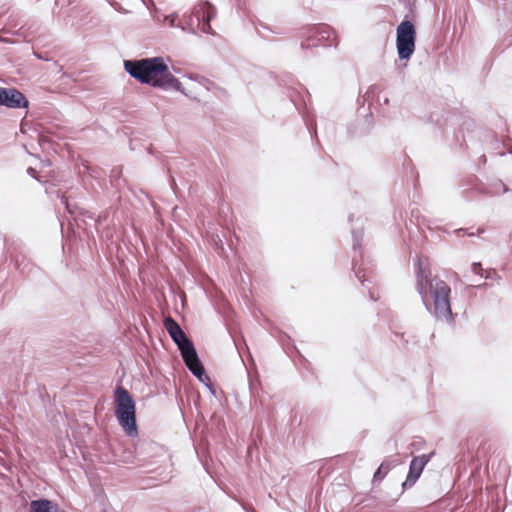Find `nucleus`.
Masks as SVG:
<instances>
[{"instance_id": "f257e3e1", "label": "nucleus", "mask_w": 512, "mask_h": 512, "mask_svg": "<svg viewBox=\"0 0 512 512\" xmlns=\"http://www.w3.org/2000/svg\"><path fill=\"white\" fill-rule=\"evenodd\" d=\"M124 69L132 78L142 84L183 92L182 83L169 72L163 57L125 60Z\"/></svg>"}, {"instance_id": "f03ea898", "label": "nucleus", "mask_w": 512, "mask_h": 512, "mask_svg": "<svg viewBox=\"0 0 512 512\" xmlns=\"http://www.w3.org/2000/svg\"><path fill=\"white\" fill-rule=\"evenodd\" d=\"M417 291L426 303L429 293L433 299L434 312L438 317L451 318L452 311L450 305L451 289L449 285L441 279L431 278V271L428 265H424L421 259L416 264Z\"/></svg>"}, {"instance_id": "7ed1b4c3", "label": "nucleus", "mask_w": 512, "mask_h": 512, "mask_svg": "<svg viewBox=\"0 0 512 512\" xmlns=\"http://www.w3.org/2000/svg\"><path fill=\"white\" fill-rule=\"evenodd\" d=\"M165 328L170 337L177 345L181 356L192 374L200 381H203L204 367L200 362L193 343L188 339L179 324L172 318L165 320Z\"/></svg>"}, {"instance_id": "20e7f679", "label": "nucleus", "mask_w": 512, "mask_h": 512, "mask_svg": "<svg viewBox=\"0 0 512 512\" xmlns=\"http://www.w3.org/2000/svg\"><path fill=\"white\" fill-rule=\"evenodd\" d=\"M115 416L128 436L137 435L136 406L129 392L119 386L114 394Z\"/></svg>"}, {"instance_id": "39448f33", "label": "nucleus", "mask_w": 512, "mask_h": 512, "mask_svg": "<svg viewBox=\"0 0 512 512\" xmlns=\"http://www.w3.org/2000/svg\"><path fill=\"white\" fill-rule=\"evenodd\" d=\"M215 16L214 7L207 1L197 3L189 16L186 26L178 25L182 30L195 33L201 31L203 33H210V21Z\"/></svg>"}, {"instance_id": "423d86ee", "label": "nucleus", "mask_w": 512, "mask_h": 512, "mask_svg": "<svg viewBox=\"0 0 512 512\" xmlns=\"http://www.w3.org/2000/svg\"><path fill=\"white\" fill-rule=\"evenodd\" d=\"M416 29L411 21H402L397 27L396 46L400 59H409L415 51Z\"/></svg>"}, {"instance_id": "0eeeda50", "label": "nucleus", "mask_w": 512, "mask_h": 512, "mask_svg": "<svg viewBox=\"0 0 512 512\" xmlns=\"http://www.w3.org/2000/svg\"><path fill=\"white\" fill-rule=\"evenodd\" d=\"M335 40V32L330 26L318 25L307 29L301 47L306 49L317 46H331L335 43Z\"/></svg>"}, {"instance_id": "6e6552de", "label": "nucleus", "mask_w": 512, "mask_h": 512, "mask_svg": "<svg viewBox=\"0 0 512 512\" xmlns=\"http://www.w3.org/2000/svg\"><path fill=\"white\" fill-rule=\"evenodd\" d=\"M28 100L25 95L15 88L0 87V106L7 108H26Z\"/></svg>"}, {"instance_id": "1a4fd4ad", "label": "nucleus", "mask_w": 512, "mask_h": 512, "mask_svg": "<svg viewBox=\"0 0 512 512\" xmlns=\"http://www.w3.org/2000/svg\"><path fill=\"white\" fill-rule=\"evenodd\" d=\"M430 456L422 455L414 457L410 463L406 483L413 485L420 477L425 465L429 462Z\"/></svg>"}, {"instance_id": "9d476101", "label": "nucleus", "mask_w": 512, "mask_h": 512, "mask_svg": "<svg viewBox=\"0 0 512 512\" xmlns=\"http://www.w3.org/2000/svg\"><path fill=\"white\" fill-rule=\"evenodd\" d=\"M31 512H64L57 504L46 500H34L30 503Z\"/></svg>"}, {"instance_id": "9b49d317", "label": "nucleus", "mask_w": 512, "mask_h": 512, "mask_svg": "<svg viewBox=\"0 0 512 512\" xmlns=\"http://www.w3.org/2000/svg\"><path fill=\"white\" fill-rule=\"evenodd\" d=\"M191 81L193 82V89L200 90L201 88L206 91H212L215 88V85L210 80L200 77V76H191Z\"/></svg>"}, {"instance_id": "f8f14e48", "label": "nucleus", "mask_w": 512, "mask_h": 512, "mask_svg": "<svg viewBox=\"0 0 512 512\" xmlns=\"http://www.w3.org/2000/svg\"><path fill=\"white\" fill-rule=\"evenodd\" d=\"M177 14H171L164 17V21L167 22L171 27L175 25Z\"/></svg>"}, {"instance_id": "ddd939ff", "label": "nucleus", "mask_w": 512, "mask_h": 512, "mask_svg": "<svg viewBox=\"0 0 512 512\" xmlns=\"http://www.w3.org/2000/svg\"><path fill=\"white\" fill-rule=\"evenodd\" d=\"M472 271L475 273V274H478V275H481L483 276V268L481 267V264L480 263H473L472 264Z\"/></svg>"}, {"instance_id": "4468645a", "label": "nucleus", "mask_w": 512, "mask_h": 512, "mask_svg": "<svg viewBox=\"0 0 512 512\" xmlns=\"http://www.w3.org/2000/svg\"><path fill=\"white\" fill-rule=\"evenodd\" d=\"M383 468H384V465L382 464V465L378 468V470L375 472V474H374V480H381V479L384 477L385 473H383V472H382V471H383Z\"/></svg>"}, {"instance_id": "2eb2a0df", "label": "nucleus", "mask_w": 512, "mask_h": 512, "mask_svg": "<svg viewBox=\"0 0 512 512\" xmlns=\"http://www.w3.org/2000/svg\"><path fill=\"white\" fill-rule=\"evenodd\" d=\"M61 202H62L63 205H65V207H66V209L68 210L69 213H73V210L71 209L70 204L68 203L67 198L62 197Z\"/></svg>"}, {"instance_id": "dca6fc26", "label": "nucleus", "mask_w": 512, "mask_h": 512, "mask_svg": "<svg viewBox=\"0 0 512 512\" xmlns=\"http://www.w3.org/2000/svg\"><path fill=\"white\" fill-rule=\"evenodd\" d=\"M27 173H28L29 175H31L32 177H34V178H36V179H39V178H38V176H36V174H35V173H36V169H35V168H33V167H29V168L27 169Z\"/></svg>"}, {"instance_id": "f3484780", "label": "nucleus", "mask_w": 512, "mask_h": 512, "mask_svg": "<svg viewBox=\"0 0 512 512\" xmlns=\"http://www.w3.org/2000/svg\"><path fill=\"white\" fill-rule=\"evenodd\" d=\"M505 146L507 147V150L512 153V143L510 144V142H505Z\"/></svg>"}, {"instance_id": "a211bd4d", "label": "nucleus", "mask_w": 512, "mask_h": 512, "mask_svg": "<svg viewBox=\"0 0 512 512\" xmlns=\"http://www.w3.org/2000/svg\"><path fill=\"white\" fill-rule=\"evenodd\" d=\"M499 185L503 188L502 192H507L508 189L503 183L500 182Z\"/></svg>"}, {"instance_id": "6ab92c4d", "label": "nucleus", "mask_w": 512, "mask_h": 512, "mask_svg": "<svg viewBox=\"0 0 512 512\" xmlns=\"http://www.w3.org/2000/svg\"><path fill=\"white\" fill-rule=\"evenodd\" d=\"M41 164H42L43 167H44V165L49 166V162H47V161L46 162H41Z\"/></svg>"}]
</instances>
